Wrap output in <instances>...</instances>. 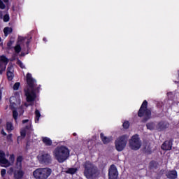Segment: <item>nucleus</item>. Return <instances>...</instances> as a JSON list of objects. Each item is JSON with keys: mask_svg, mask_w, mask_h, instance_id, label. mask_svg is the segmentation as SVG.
<instances>
[{"mask_svg": "<svg viewBox=\"0 0 179 179\" xmlns=\"http://www.w3.org/2000/svg\"><path fill=\"white\" fill-rule=\"evenodd\" d=\"M27 83L29 86L27 90H24V93L26 96V99L28 103H31L36 100V80L31 76V73H28L27 74Z\"/></svg>", "mask_w": 179, "mask_h": 179, "instance_id": "nucleus-1", "label": "nucleus"}, {"mask_svg": "<svg viewBox=\"0 0 179 179\" xmlns=\"http://www.w3.org/2000/svg\"><path fill=\"white\" fill-rule=\"evenodd\" d=\"M84 176L87 179L97 178L100 176V171L94 164L90 162H86L84 164Z\"/></svg>", "mask_w": 179, "mask_h": 179, "instance_id": "nucleus-2", "label": "nucleus"}, {"mask_svg": "<svg viewBox=\"0 0 179 179\" xmlns=\"http://www.w3.org/2000/svg\"><path fill=\"white\" fill-rule=\"evenodd\" d=\"M69 149L65 146L57 147L53 151V156L59 163H64L69 157Z\"/></svg>", "mask_w": 179, "mask_h": 179, "instance_id": "nucleus-3", "label": "nucleus"}, {"mask_svg": "<svg viewBox=\"0 0 179 179\" xmlns=\"http://www.w3.org/2000/svg\"><path fill=\"white\" fill-rule=\"evenodd\" d=\"M10 108L13 110V117L14 118L15 122L17 121V111H16L17 108L20 107V96L19 95H15L14 96H11L10 98Z\"/></svg>", "mask_w": 179, "mask_h": 179, "instance_id": "nucleus-4", "label": "nucleus"}, {"mask_svg": "<svg viewBox=\"0 0 179 179\" xmlns=\"http://www.w3.org/2000/svg\"><path fill=\"white\" fill-rule=\"evenodd\" d=\"M52 171L50 168H38L33 172V176L36 179H47L51 176Z\"/></svg>", "mask_w": 179, "mask_h": 179, "instance_id": "nucleus-5", "label": "nucleus"}, {"mask_svg": "<svg viewBox=\"0 0 179 179\" xmlns=\"http://www.w3.org/2000/svg\"><path fill=\"white\" fill-rule=\"evenodd\" d=\"M13 163H15V155H10L8 160L6 159L5 152L0 150V166L1 167H10V166H13Z\"/></svg>", "mask_w": 179, "mask_h": 179, "instance_id": "nucleus-6", "label": "nucleus"}, {"mask_svg": "<svg viewBox=\"0 0 179 179\" xmlns=\"http://www.w3.org/2000/svg\"><path fill=\"white\" fill-rule=\"evenodd\" d=\"M127 141L128 136L125 135L118 137L115 141L116 150L117 152H122L127 146Z\"/></svg>", "mask_w": 179, "mask_h": 179, "instance_id": "nucleus-7", "label": "nucleus"}, {"mask_svg": "<svg viewBox=\"0 0 179 179\" xmlns=\"http://www.w3.org/2000/svg\"><path fill=\"white\" fill-rule=\"evenodd\" d=\"M129 146L131 150H139L142 146V141L138 135L133 136L129 141Z\"/></svg>", "mask_w": 179, "mask_h": 179, "instance_id": "nucleus-8", "label": "nucleus"}, {"mask_svg": "<svg viewBox=\"0 0 179 179\" xmlns=\"http://www.w3.org/2000/svg\"><path fill=\"white\" fill-rule=\"evenodd\" d=\"M150 110L148 109V101H144L138 111V117H143L145 115L146 119L145 121H148L150 118Z\"/></svg>", "mask_w": 179, "mask_h": 179, "instance_id": "nucleus-9", "label": "nucleus"}, {"mask_svg": "<svg viewBox=\"0 0 179 179\" xmlns=\"http://www.w3.org/2000/svg\"><path fill=\"white\" fill-rule=\"evenodd\" d=\"M37 159L41 164H48L51 163V155L47 152H41Z\"/></svg>", "mask_w": 179, "mask_h": 179, "instance_id": "nucleus-10", "label": "nucleus"}, {"mask_svg": "<svg viewBox=\"0 0 179 179\" xmlns=\"http://www.w3.org/2000/svg\"><path fill=\"white\" fill-rule=\"evenodd\" d=\"M108 177L109 179L118 178V171H117V167H115V166L112 165L109 169Z\"/></svg>", "mask_w": 179, "mask_h": 179, "instance_id": "nucleus-11", "label": "nucleus"}, {"mask_svg": "<svg viewBox=\"0 0 179 179\" xmlns=\"http://www.w3.org/2000/svg\"><path fill=\"white\" fill-rule=\"evenodd\" d=\"M8 62H9V60H8L6 57H0V68H2V71H5L6 69V65H8Z\"/></svg>", "mask_w": 179, "mask_h": 179, "instance_id": "nucleus-12", "label": "nucleus"}, {"mask_svg": "<svg viewBox=\"0 0 179 179\" xmlns=\"http://www.w3.org/2000/svg\"><path fill=\"white\" fill-rule=\"evenodd\" d=\"M23 176H24V172H23L22 169H17L14 171V178L15 179H22V178H23Z\"/></svg>", "mask_w": 179, "mask_h": 179, "instance_id": "nucleus-13", "label": "nucleus"}, {"mask_svg": "<svg viewBox=\"0 0 179 179\" xmlns=\"http://www.w3.org/2000/svg\"><path fill=\"white\" fill-rule=\"evenodd\" d=\"M171 148H173V142L171 141H165L162 145V150H171Z\"/></svg>", "mask_w": 179, "mask_h": 179, "instance_id": "nucleus-14", "label": "nucleus"}, {"mask_svg": "<svg viewBox=\"0 0 179 179\" xmlns=\"http://www.w3.org/2000/svg\"><path fill=\"white\" fill-rule=\"evenodd\" d=\"M166 128H169V123L164 122H160L156 126L157 131H163V129H166Z\"/></svg>", "mask_w": 179, "mask_h": 179, "instance_id": "nucleus-15", "label": "nucleus"}, {"mask_svg": "<svg viewBox=\"0 0 179 179\" xmlns=\"http://www.w3.org/2000/svg\"><path fill=\"white\" fill-rule=\"evenodd\" d=\"M7 77L8 80L13 79V67L12 66L7 69Z\"/></svg>", "mask_w": 179, "mask_h": 179, "instance_id": "nucleus-16", "label": "nucleus"}, {"mask_svg": "<svg viewBox=\"0 0 179 179\" xmlns=\"http://www.w3.org/2000/svg\"><path fill=\"white\" fill-rule=\"evenodd\" d=\"M100 136L103 143H104L105 145L111 142V137H107L104 136V134L103 133H101Z\"/></svg>", "mask_w": 179, "mask_h": 179, "instance_id": "nucleus-17", "label": "nucleus"}, {"mask_svg": "<svg viewBox=\"0 0 179 179\" xmlns=\"http://www.w3.org/2000/svg\"><path fill=\"white\" fill-rule=\"evenodd\" d=\"M23 162V157L18 156L16 159V169H22V162Z\"/></svg>", "mask_w": 179, "mask_h": 179, "instance_id": "nucleus-18", "label": "nucleus"}, {"mask_svg": "<svg viewBox=\"0 0 179 179\" xmlns=\"http://www.w3.org/2000/svg\"><path fill=\"white\" fill-rule=\"evenodd\" d=\"M166 176L168 178H170V179H176L177 178V171H171L167 173Z\"/></svg>", "mask_w": 179, "mask_h": 179, "instance_id": "nucleus-19", "label": "nucleus"}, {"mask_svg": "<svg viewBox=\"0 0 179 179\" xmlns=\"http://www.w3.org/2000/svg\"><path fill=\"white\" fill-rule=\"evenodd\" d=\"M26 129H28L29 131L31 130V123H29L27 126H26L25 129H21L20 134L22 138L26 136Z\"/></svg>", "mask_w": 179, "mask_h": 179, "instance_id": "nucleus-20", "label": "nucleus"}, {"mask_svg": "<svg viewBox=\"0 0 179 179\" xmlns=\"http://www.w3.org/2000/svg\"><path fill=\"white\" fill-rule=\"evenodd\" d=\"M43 142L47 146H51L52 145V141H51V139H50L47 137H43Z\"/></svg>", "mask_w": 179, "mask_h": 179, "instance_id": "nucleus-21", "label": "nucleus"}, {"mask_svg": "<svg viewBox=\"0 0 179 179\" xmlns=\"http://www.w3.org/2000/svg\"><path fill=\"white\" fill-rule=\"evenodd\" d=\"M3 33L6 37H8V34L12 33V28L11 27H5L3 29Z\"/></svg>", "mask_w": 179, "mask_h": 179, "instance_id": "nucleus-22", "label": "nucleus"}, {"mask_svg": "<svg viewBox=\"0 0 179 179\" xmlns=\"http://www.w3.org/2000/svg\"><path fill=\"white\" fill-rule=\"evenodd\" d=\"M6 130L8 131V132H11L12 131H13V125L11 122H8L6 123Z\"/></svg>", "mask_w": 179, "mask_h": 179, "instance_id": "nucleus-23", "label": "nucleus"}, {"mask_svg": "<svg viewBox=\"0 0 179 179\" xmlns=\"http://www.w3.org/2000/svg\"><path fill=\"white\" fill-rule=\"evenodd\" d=\"M78 171V169L76 168H69L68 170L66 171L67 174H75Z\"/></svg>", "mask_w": 179, "mask_h": 179, "instance_id": "nucleus-24", "label": "nucleus"}, {"mask_svg": "<svg viewBox=\"0 0 179 179\" xmlns=\"http://www.w3.org/2000/svg\"><path fill=\"white\" fill-rule=\"evenodd\" d=\"M147 128L148 129H150V131H153V129H155L156 125L153 122H150L147 124Z\"/></svg>", "mask_w": 179, "mask_h": 179, "instance_id": "nucleus-25", "label": "nucleus"}, {"mask_svg": "<svg viewBox=\"0 0 179 179\" xmlns=\"http://www.w3.org/2000/svg\"><path fill=\"white\" fill-rule=\"evenodd\" d=\"M35 115L36 117V120H35V122H38V121L40 120V117L41 116V115H40V111H38V110H36Z\"/></svg>", "mask_w": 179, "mask_h": 179, "instance_id": "nucleus-26", "label": "nucleus"}, {"mask_svg": "<svg viewBox=\"0 0 179 179\" xmlns=\"http://www.w3.org/2000/svg\"><path fill=\"white\" fill-rule=\"evenodd\" d=\"M14 50L15 52L19 53L20 51H22V48L20 47V45H17L15 48Z\"/></svg>", "mask_w": 179, "mask_h": 179, "instance_id": "nucleus-27", "label": "nucleus"}, {"mask_svg": "<svg viewBox=\"0 0 179 179\" xmlns=\"http://www.w3.org/2000/svg\"><path fill=\"white\" fill-rule=\"evenodd\" d=\"M145 150H150V144L149 143H145L143 144Z\"/></svg>", "mask_w": 179, "mask_h": 179, "instance_id": "nucleus-28", "label": "nucleus"}, {"mask_svg": "<svg viewBox=\"0 0 179 179\" xmlns=\"http://www.w3.org/2000/svg\"><path fill=\"white\" fill-rule=\"evenodd\" d=\"M8 5L3 3V1L2 0H0V9H5Z\"/></svg>", "mask_w": 179, "mask_h": 179, "instance_id": "nucleus-29", "label": "nucleus"}, {"mask_svg": "<svg viewBox=\"0 0 179 179\" xmlns=\"http://www.w3.org/2000/svg\"><path fill=\"white\" fill-rule=\"evenodd\" d=\"M123 128H124V129H128L129 128V122L126 121L123 123Z\"/></svg>", "mask_w": 179, "mask_h": 179, "instance_id": "nucleus-30", "label": "nucleus"}, {"mask_svg": "<svg viewBox=\"0 0 179 179\" xmlns=\"http://www.w3.org/2000/svg\"><path fill=\"white\" fill-rule=\"evenodd\" d=\"M20 87V83H16L14 84L13 90H19V87Z\"/></svg>", "mask_w": 179, "mask_h": 179, "instance_id": "nucleus-31", "label": "nucleus"}, {"mask_svg": "<svg viewBox=\"0 0 179 179\" xmlns=\"http://www.w3.org/2000/svg\"><path fill=\"white\" fill-rule=\"evenodd\" d=\"M17 65H20V68H22V69H24V65L22 62V61L17 60Z\"/></svg>", "mask_w": 179, "mask_h": 179, "instance_id": "nucleus-32", "label": "nucleus"}, {"mask_svg": "<svg viewBox=\"0 0 179 179\" xmlns=\"http://www.w3.org/2000/svg\"><path fill=\"white\" fill-rule=\"evenodd\" d=\"M9 20V15L8 14H6L4 16H3V22H8Z\"/></svg>", "mask_w": 179, "mask_h": 179, "instance_id": "nucleus-33", "label": "nucleus"}, {"mask_svg": "<svg viewBox=\"0 0 179 179\" xmlns=\"http://www.w3.org/2000/svg\"><path fill=\"white\" fill-rule=\"evenodd\" d=\"M6 174V169H1V177H5Z\"/></svg>", "mask_w": 179, "mask_h": 179, "instance_id": "nucleus-34", "label": "nucleus"}, {"mask_svg": "<svg viewBox=\"0 0 179 179\" xmlns=\"http://www.w3.org/2000/svg\"><path fill=\"white\" fill-rule=\"evenodd\" d=\"M8 174H12L13 173V167L9 168L8 171H7Z\"/></svg>", "mask_w": 179, "mask_h": 179, "instance_id": "nucleus-35", "label": "nucleus"}, {"mask_svg": "<svg viewBox=\"0 0 179 179\" xmlns=\"http://www.w3.org/2000/svg\"><path fill=\"white\" fill-rule=\"evenodd\" d=\"M18 40H19V41H24L26 40V38H24L23 36H19Z\"/></svg>", "mask_w": 179, "mask_h": 179, "instance_id": "nucleus-36", "label": "nucleus"}, {"mask_svg": "<svg viewBox=\"0 0 179 179\" xmlns=\"http://www.w3.org/2000/svg\"><path fill=\"white\" fill-rule=\"evenodd\" d=\"M1 135H3L4 136H6V133L3 129L1 130Z\"/></svg>", "mask_w": 179, "mask_h": 179, "instance_id": "nucleus-37", "label": "nucleus"}, {"mask_svg": "<svg viewBox=\"0 0 179 179\" xmlns=\"http://www.w3.org/2000/svg\"><path fill=\"white\" fill-rule=\"evenodd\" d=\"M4 3H6V5H8L9 3V0H3Z\"/></svg>", "mask_w": 179, "mask_h": 179, "instance_id": "nucleus-38", "label": "nucleus"}, {"mask_svg": "<svg viewBox=\"0 0 179 179\" xmlns=\"http://www.w3.org/2000/svg\"><path fill=\"white\" fill-rule=\"evenodd\" d=\"M26 122H29V120H22V124H26Z\"/></svg>", "mask_w": 179, "mask_h": 179, "instance_id": "nucleus-39", "label": "nucleus"}, {"mask_svg": "<svg viewBox=\"0 0 179 179\" xmlns=\"http://www.w3.org/2000/svg\"><path fill=\"white\" fill-rule=\"evenodd\" d=\"M0 75H2V73L3 72V71L5 70H2V67H0Z\"/></svg>", "mask_w": 179, "mask_h": 179, "instance_id": "nucleus-40", "label": "nucleus"}, {"mask_svg": "<svg viewBox=\"0 0 179 179\" xmlns=\"http://www.w3.org/2000/svg\"><path fill=\"white\" fill-rule=\"evenodd\" d=\"M8 138H12V134L8 135Z\"/></svg>", "mask_w": 179, "mask_h": 179, "instance_id": "nucleus-41", "label": "nucleus"}, {"mask_svg": "<svg viewBox=\"0 0 179 179\" xmlns=\"http://www.w3.org/2000/svg\"><path fill=\"white\" fill-rule=\"evenodd\" d=\"M24 106H25L26 107H28V105H27V103H25V104H24Z\"/></svg>", "mask_w": 179, "mask_h": 179, "instance_id": "nucleus-42", "label": "nucleus"}, {"mask_svg": "<svg viewBox=\"0 0 179 179\" xmlns=\"http://www.w3.org/2000/svg\"><path fill=\"white\" fill-rule=\"evenodd\" d=\"M73 136H76V133H74V134H73Z\"/></svg>", "mask_w": 179, "mask_h": 179, "instance_id": "nucleus-43", "label": "nucleus"}, {"mask_svg": "<svg viewBox=\"0 0 179 179\" xmlns=\"http://www.w3.org/2000/svg\"><path fill=\"white\" fill-rule=\"evenodd\" d=\"M1 96H0V100H1Z\"/></svg>", "mask_w": 179, "mask_h": 179, "instance_id": "nucleus-44", "label": "nucleus"}, {"mask_svg": "<svg viewBox=\"0 0 179 179\" xmlns=\"http://www.w3.org/2000/svg\"><path fill=\"white\" fill-rule=\"evenodd\" d=\"M0 42H1V38H0Z\"/></svg>", "mask_w": 179, "mask_h": 179, "instance_id": "nucleus-45", "label": "nucleus"}]
</instances>
